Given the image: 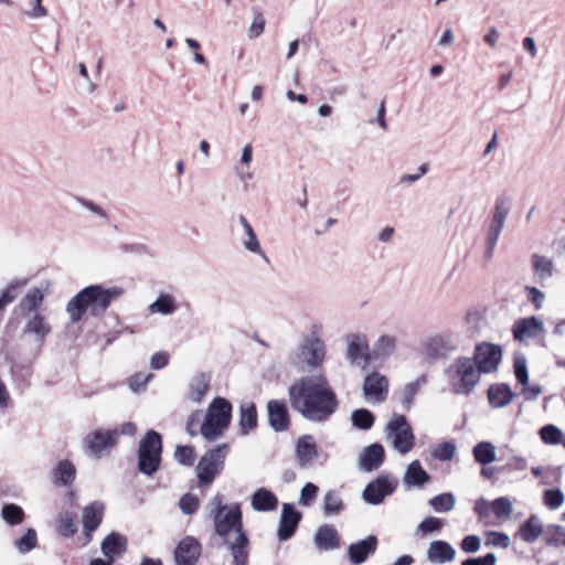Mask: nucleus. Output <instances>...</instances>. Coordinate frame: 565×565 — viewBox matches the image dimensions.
Segmentation results:
<instances>
[{"instance_id": "obj_1", "label": "nucleus", "mask_w": 565, "mask_h": 565, "mask_svg": "<svg viewBox=\"0 0 565 565\" xmlns=\"http://www.w3.org/2000/svg\"><path fill=\"white\" fill-rule=\"evenodd\" d=\"M291 408L311 423H326L339 408V399L324 375H307L288 388Z\"/></svg>"}, {"instance_id": "obj_2", "label": "nucleus", "mask_w": 565, "mask_h": 565, "mask_svg": "<svg viewBox=\"0 0 565 565\" xmlns=\"http://www.w3.org/2000/svg\"><path fill=\"white\" fill-rule=\"evenodd\" d=\"M207 511L214 532L230 550L234 565H246L250 541L244 529L241 504H225L223 494L216 493L209 502Z\"/></svg>"}, {"instance_id": "obj_3", "label": "nucleus", "mask_w": 565, "mask_h": 565, "mask_svg": "<svg viewBox=\"0 0 565 565\" xmlns=\"http://www.w3.org/2000/svg\"><path fill=\"white\" fill-rule=\"evenodd\" d=\"M122 294L124 289L118 286L104 288L102 285H90L79 290L67 302L66 311L73 323L81 321L88 309L93 317H102L111 302Z\"/></svg>"}, {"instance_id": "obj_4", "label": "nucleus", "mask_w": 565, "mask_h": 565, "mask_svg": "<svg viewBox=\"0 0 565 565\" xmlns=\"http://www.w3.org/2000/svg\"><path fill=\"white\" fill-rule=\"evenodd\" d=\"M233 406L225 397H214L207 406L199 433L207 441H215L227 430L232 420Z\"/></svg>"}, {"instance_id": "obj_5", "label": "nucleus", "mask_w": 565, "mask_h": 565, "mask_svg": "<svg viewBox=\"0 0 565 565\" xmlns=\"http://www.w3.org/2000/svg\"><path fill=\"white\" fill-rule=\"evenodd\" d=\"M445 374L456 395H469L479 384L481 373L476 363L468 356L457 358L446 370Z\"/></svg>"}, {"instance_id": "obj_6", "label": "nucleus", "mask_w": 565, "mask_h": 565, "mask_svg": "<svg viewBox=\"0 0 565 565\" xmlns=\"http://www.w3.org/2000/svg\"><path fill=\"white\" fill-rule=\"evenodd\" d=\"M138 470L146 476H153L160 468L162 455V437L150 429L139 441Z\"/></svg>"}, {"instance_id": "obj_7", "label": "nucleus", "mask_w": 565, "mask_h": 565, "mask_svg": "<svg viewBox=\"0 0 565 565\" xmlns=\"http://www.w3.org/2000/svg\"><path fill=\"white\" fill-rule=\"evenodd\" d=\"M326 355V348L322 340L311 335L306 338L302 343L290 353L289 364L298 370H311L319 367Z\"/></svg>"}, {"instance_id": "obj_8", "label": "nucleus", "mask_w": 565, "mask_h": 565, "mask_svg": "<svg viewBox=\"0 0 565 565\" xmlns=\"http://www.w3.org/2000/svg\"><path fill=\"white\" fill-rule=\"evenodd\" d=\"M228 445L221 444L206 451L196 466L198 480L201 486L213 483L216 475L223 469L228 452Z\"/></svg>"}, {"instance_id": "obj_9", "label": "nucleus", "mask_w": 565, "mask_h": 565, "mask_svg": "<svg viewBox=\"0 0 565 565\" xmlns=\"http://www.w3.org/2000/svg\"><path fill=\"white\" fill-rule=\"evenodd\" d=\"M385 431L386 437L392 441V446L399 454L405 455L413 449L415 436L404 415L394 414L387 422Z\"/></svg>"}, {"instance_id": "obj_10", "label": "nucleus", "mask_w": 565, "mask_h": 565, "mask_svg": "<svg viewBox=\"0 0 565 565\" xmlns=\"http://www.w3.org/2000/svg\"><path fill=\"white\" fill-rule=\"evenodd\" d=\"M502 355V348L499 344L481 342L476 345L471 359L481 374H488L498 370Z\"/></svg>"}, {"instance_id": "obj_11", "label": "nucleus", "mask_w": 565, "mask_h": 565, "mask_svg": "<svg viewBox=\"0 0 565 565\" xmlns=\"http://www.w3.org/2000/svg\"><path fill=\"white\" fill-rule=\"evenodd\" d=\"M396 486V480L392 481L388 475L381 473L366 484L362 492V499L369 504L377 505L395 491Z\"/></svg>"}, {"instance_id": "obj_12", "label": "nucleus", "mask_w": 565, "mask_h": 565, "mask_svg": "<svg viewBox=\"0 0 565 565\" xmlns=\"http://www.w3.org/2000/svg\"><path fill=\"white\" fill-rule=\"evenodd\" d=\"M302 514L291 503H284L279 519L277 536L280 542L288 541L296 533Z\"/></svg>"}, {"instance_id": "obj_13", "label": "nucleus", "mask_w": 565, "mask_h": 565, "mask_svg": "<svg viewBox=\"0 0 565 565\" xmlns=\"http://www.w3.org/2000/svg\"><path fill=\"white\" fill-rule=\"evenodd\" d=\"M118 441V430H95L88 434L85 438V446L87 451L97 458H100L102 452L108 448L114 447Z\"/></svg>"}, {"instance_id": "obj_14", "label": "nucleus", "mask_w": 565, "mask_h": 565, "mask_svg": "<svg viewBox=\"0 0 565 565\" xmlns=\"http://www.w3.org/2000/svg\"><path fill=\"white\" fill-rule=\"evenodd\" d=\"M201 544L193 536L182 539L174 548L177 565H195L201 556Z\"/></svg>"}, {"instance_id": "obj_15", "label": "nucleus", "mask_w": 565, "mask_h": 565, "mask_svg": "<svg viewBox=\"0 0 565 565\" xmlns=\"http://www.w3.org/2000/svg\"><path fill=\"white\" fill-rule=\"evenodd\" d=\"M457 349V341L450 335H435L424 343L425 354L434 360L447 358Z\"/></svg>"}, {"instance_id": "obj_16", "label": "nucleus", "mask_w": 565, "mask_h": 565, "mask_svg": "<svg viewBox=\"0 0 565 565\" xmlns=\"http://www.w3.org/2000/svg\"><path fill=\"white\" fill-rule=\"evenodd\" d=\"M295 456L299 468L308 469L313 466L315 460L318 458V447L313 436L303 435L298 438Z\"/></svg>"}, {"instance_id": "obj_17", "label": "nucleus", "mask_w": 565, "mask_h": 565, "mask_svg": "<svg viewBox=\"0 0 565 565\" xmlns=\"http://www.w3.org/2000/svg\"><path fill=\"white\" fill-rule=\"evenodd\" d=\"M269 426L277 433L286 431L290 426V416L286 402L270 399L267 403Z\"/></svg>"}, {"instance_id": "obj_18", "label": "nucleus", "mask_w": 565, "mask_h": 565, "mask_svg": "<svg viewBox=\"0 0 565 565\" xmlns=\"http://www.w3.org/2000/svg\"><path fill=\"white\" fill-rule=\"evenodd\" d=\"M379 540L375 535H369L363 540L351 543L348 546V557L351 564L360 565L364 563L370 555L376 552Z\"/></svg>"}, {"instance_id": "obj_19", "label": "nucleus", "mask_w": 565, "mask_h": 565, "mask_svg": "<svg viewBox=\"0 0 565 565\" xmlns=\"http://www.w3.org/2000/svg\"><path fill=\"white\" fill-rule=\"evenodd\" d=\"M105 505L100 501H94L83 509L82 522L86 543L92 541V534L100 525Z\"/></svg>"}, {"instance_id": "obj_20", "label": "nucleus", "mask_w": 565, "mask_h": 565, "mask_svg": "<svg viewBox=\"0 0 565 565\" xmlns=\"http://www.w3.org/2000/svg\"><path fill=\"white\" fill-rule=\"evenodd\" d=\"M387 387L386 377L374 372L364 379L363 394L367 399H373L375 403H382L386 398Z\"/></svg>"}, {"instance_id": "obj_21", "label": "nucleus", "mask_w": 565, "mask_h": 565, "mask_svg": "<svg viewBox=\"0 0 565 565\" xmlns=\"http://www.w3.org/2000/svg\"><path fill=\"white\" fill-rule=\"evenodd\" d=\"M384 460V447L379 443L371 444L366 446L359 456L360 469L367 472L376 470L383 465Z\"/></svg>"}, {"instance_id": "obj_22", "label": "nucleus", "mask_w": 565, "mask_h": 565, "mask_svg": "<svg viewBox=\"0 0 565 565\" xmlns=\"http://www.w3.org/2000/svg\"><path fill=\"white\" fill-rule=\"evenodd\" d=\"M543 331L544 327L542 321L534 316L519 319L512 327L513 338L520 342L525 338L534 339Z\"/></svg>"}, {"instance_id": "obj_23", "label": "nucleus", "mask_w": 565, "mask_h": 565, "mask_svg": "<svg viewBox=\"0 0 565 565\" xmlns=\"http://www.w3.org/2000/svg\"><path fill=\"white\" fill-rule=\"evenodd\" d=\"M26 318L23 333L32 334L35 341L43 343L46 337L51 333V326L46 318L40 312L24 315Z\"/></svg>"}, {"instance_id": "obj_24", "label": "nucleus", "mask_w": 565, "mask_h": 565, "mask_svg": "<svg viewBox=\"0 0 565 565\" xmlns=\"http://www.w3.org/2000/svg\"><path fill=\"white\" fill-rule=\"evenodd\" d=\"M315 545L320 551H332L340 546V536L337 529L331 524H323L316 531Z\"/></svg>"}, {"instance_id": "obj_25", "label": "nucleus", "mask_w": 565, "mask_h": 565, "mask_svg": "<svg viewBox=\"0 0 565 565\" xmlns=\"http://www.w3.org/2000/svg\"><path fill=\"white\" fill-rule=\"evenodd\" d=\"M430 481L429 473L422 467L419 460L412 461L404 473L403 484L406 490L412 488H423Z\"/></svg>"}, {"instance_id": "obj_26", "label": "nucleus", "mask_w": 565, "mask_h": 565, "mask_svg": "<svg viewBox=\"0 0 565 565\" xmlns=\"http://www.w3.org/2000/svg\"><path fill=\"white\" fill-rule=\"evenodd\" d=\"M456 557V550L446 541L437 540L429 544L427 559L434 564L450 563Z\"/></svg>"}, {"instance_id": "obj_27", "label": "nucleus", "mask_w": 565, "mask_h": 565, "mask_svg": "<svg viewBox=\"0 0 565 565\" xmlns=\"http://www.w3.org/2000/svg\"><path fill=\"white\" fill-rule=\"evenodd\" d=\"M510 210H511L510 198H508V196L497 198V200L494 202L491 224L489 227L490 233L499 234V235L501 234V232L504 227L507 217L510 213Z\"/></svg>"}, {"instance_id": "obj_28", "label": "nucleus", "mask_w": 565, "mask_h": 565, "mask_svg": "<svg viewBox=\"0 0 565 565\" xmlns=\"http://www.w3.org/2000/svg\"><path fill=\"white\" fill-rule=\"evenodd\" d=\"M278 503L277 495L266 488L255 490L250 497V505L257 512L274 511L277 509Z\"/></svg>"}, {"instance_id": "obj_29", "label": "nucleus", "mask_w": 565, "mask_h": 565, "mask_svg": "<svg viewBox=\"0 0 565 565\" xmlns=\"http://www.w3.org/2000/svg\"><path fill=\"white\" fill-rule=\"evenodd\" d=\"M100 548L106 558L114 561L126 552L127 539L118 532H111L103 540Z\"/></svg>"}, {"instance_id": "obj_30", "label": "nucleus", "mask_w": 565, "mask_h": 565, "mask_svg": "<svg viewBox=\"0 0 565 565\" xmlns=\"http://www.w3.org/2000/svg\"><path fill=\"white\" fill-rule=\"evenodd\" d=\"M514 397L511 387L505 383H497L488 390V401L492 408L508 406Z\"/></svg>"}, {"instance_id": "obj_31", "label": "nucleus", "mask_w": 565, "mask_h": 565, "mask_svg": "<svg viewBox=\"0 0 565 565\" xmlns=\"http://www.w3.org/2000/svg\"><path fill=\"white\" fill-rule=\"evenodd\" d=\"M544 533L543 524L540 518L531 514L519 527L518 535L525 543H534Z\"/></svg>"}, {"instance_id": "obj_32", "label": "nucleus", "mask_w": 565, "mask_h": 565, "mask_svg": "<svg viewBox=\"0 0 565 565\" xmlns=\"http://www.w3.org/2000/svg\"><path fill=\"white\" fill-rule=\"evenodd\" d=\"M348 351L347 358L351 363L356 362L361 358H365V360L370 359V355L366 354L369 350L367 340L364 335L360 334H349L348 335Z\"/></svg>"}, {"instance_id": "obj_33", "label": "nucleus", "mask_w": 565, "mask_h": 565, "mask_svg": "<svg viewBox=\"0 0 565 565\" xmlns=\"http://www.w3.org/2000/svg\"><path fill=\"white\" fill-rule=\"evenodd\" d=\"M239 434L248 435L257 427V411L254 403L242 404L239 408Z\"/></svg>"}, {"instance_id": "obj_34", "label": "nucleus", "mask_w": 565, "mask_h": 565, "mask_svg": "<svg viewBox=\"0 0 565 565\" xmlns=\"http://www.w3.org/2000/svg\"><path fill=\"white\" fill-rule=\"evenodd\" d=\"M238 222L243 226L244 232L246 234V239H244L242 242L244 248L250 253L260 255L264 259L268 260L266 254L264 253V250L259 244V241L255 234V231L252 227V225L249 224V222L247 221V218L244 215H239Z\"/></svg>"}, {"instance_id": "obj_35", "label": "nucleus", "mask_w": 565, "mask_h": 565, "mask_svg": "<svg viewBox=\"0 0 565 565\" xmlns=\"http://www.w3.org/2000/svg\"><path fill=\"white\" fill-rule=\"evenodd\" d=\"M75 466L68 460H61L53 470L52 480L56 484L70 486L75 480Z\"/></svg>"}, {"instance_id": "obj_36", "label": "nucleus", "mask_w": 565, "mask_h": 565, "mask_svg": "<svg viewBox=\"0 0 565 565\" xmlns=\"http://www.w3.org/2000/svg\"><path fill=\"white\" fill-rule=\"evenodd\" d=\"M210 386V376L205 373L194 375L189 384L188 398L192 402L200 403L206 394Z\"/></svg>"}, {"instance_id": "obj_37", "label": "nucleus", "mask_w": 565, "mask_h": 565, "mask_svg": "<svg viewBox=\"0 0 565 565\" xmlns=\"http://www.w3.org/2000/svg\"><path fill=\"white\" fill-rule=\"evenodd\" d=\"M345 508V503L338 491L329 490L324 493L322 510L326 516L339 515Z\"/></svg>"}, {"instance_id": "obj_38", "label": "nucleus", "mask_w": 565, "mask_h": 565, "mask_svg": "<svg viewBox=\"0 0 565 565\" xmlns=\"http://www.w3.org/2000/svg\"><path fill=\"white\" fill-rule=\"evenodd\" d=\"M44 300V294L40 288L30 289L19 303V309L23 315L39 312L38 309Z\"/></svg>"}, {"instance_id": "obj_39", "label": "nucleus", "mask_w": 565, "mask_h": 565, "mask_svg": "<svg viewBox=\"0 0 565 565\" xmlns=\"http://www.w3.org/2000/svg\"><path fill=\"white\" fill-rule=\"evenodd\" d=\"M531 263L534 274L537 276L540 282H543L553 276L554 264L548 257L534 254L531 257Z\"/></svg>"}, {"instance_id": "obj_40", "label": "nucleus", "mask_w": 565, "mask_h": 565, "mask_svg": "<svg viewBox=\"0 0 565 565\" xmlns=\"http://www.w3.org/2000/svg\"><path fill=\"white\" fill-rule=\"evenodd\" d=\"M475 460L487 466L497 459V449L491 441H480L472 449Z\"/></svg>"}, {"instance_id": "obj_41", "label": "nucleus", "mask_w": 565, "mask_h": 565, "mask_svg": "<svg viewBox=\"0 0 565 565\" xmlns=\"http://www.w3.org/2000/svg\"><path fill=\"white\" fill-rule=\"evenodd\" d=\"M178 306L173 296L161 292L158 298L150 303L149 311L151 313H160L163 316L172 315Z\"/></svg>"}, {"instance_id": "obj_42", "label": "nucleus", "mask_w": 565, "mask_h": 565, "mask_svg": "<svg viewBox=\"0 0 565 565\" xmlns=\"http://www.w3.org/2000/svg\"><path fill=\"white\" fill-rule=\"evenodd\" d=\"M396 348V338L387 334L381 335L374 343L372 358L384 359L390 356Z\"/></svg>"}, {"instance_id": "obj_43", "label": "nucleus", "mask_w": 565, "mask_h": 565, "mask_svg": "<svg viewBox=\"0 0 565 565\" xmlns=\"http://www.w3.org/2000/svg\"><path fill=\"white\" fill-rule=\"evenodd\" d=\"M543 540L547 546L565 547V527L557 524L547 525Z\"/></svg>"}, {"instance_id": "obj_44", "label": "nucleus", "mask_w": 565, "mask_h": 565, "mask_svg": "<svg viewBox=\"0 0 565 565\" xmlns=\"http://www.w3.org/2000/svg\"><path fill=\"white\" fill-rule=\"evenodd\" d=\"M26 282V279H13L8 284L6 289L0 294V311L4 310L8 305L15 300L18 297V289L25 286Z\"/></svg>"}, {"instance_id": "obj_45", "label": "nucleus", "mask_w": 565, "mask_h": 565, "mask_svg": "<svg viewBox=\"0 0 565 565\" xmlns=\"http://www.w3.org/2000/svg\"><path fill=\"white\" fill-rule=\"evenodd\" d=\"M374 422L373 413L366 408H358L351 413V423L358 429L369 430Z\"/></svg>"}, {"instance_id": "obj_46", "label": "nucleus", "mask_w": 565, "mask_h": 565, "mask_svg": "<svg viewBox=\"0 0 565 565\" xmlns=\"http://www.w3.org/2000/svg\"><path fill=\"white\" fill-rule=\"evenodd\" d=\"M456 499L451 492L441 493L429 500V505L435 512H449L455 508Z\"/></svg>"}, {"instance_id": "obj_47", "label": "nucleus", "mask_w": 565, "mask_h": 565, "mask_svg": "<svg viewBox=\"0 0 565 565\" xmlns=\"http://www.w3.org/2000/svg\"><path fill=\"white\" fill-rule=\"evenodd\" d=\"M426 383V376L422 375L417 377L414 382H411L405 385L402 398L403 407L408 411L414 401V396L417 394L419 387Z\"/></svg>"}, {"instance_id": "obj_48", "label": "nucleus", "mask_w": 565, "mask_h": 565, "mask_svg": "<svg viewBox=\"0 0 565 565\" xmlns=\"http://www.w3.org/2000/svg\"><path fill=\"white\" fill-rule=\"evenodd\" d=\"M1 515L7 523L15 525L23 521L24 512L19 505L9 503L3 505Z\"/></svg>"}, {"instance_id": "obj_49", "label": "nucleus", "mask_w": 565, "mask_h": 565, "mask_svg": "<svg viewBox=\"0 0 565 565\" xmlns=\"http://www.w3.org/2000/svg\"><path fill=\"white\" fill-rule=\"evenodd\" d=\"M38 544V535L34 529H28L24 535L14 542L15 547L22 554L29 553Z\"/></svg>"}, {"instance_id": "obj_50", "label": "nucleus", "mask_w": 565, "mask_h": 565, "mask_svg": "<svg viewBox=\"0 0 565 565\" xmlns=\"http://www.w3.org/2000/svg\"><path fill=\"white\" fill-rule=\"evenodd\" d=\"M541 439L547 445H557L562 441L563 431L553 424H547L540 429Z\"/></svg>"}, {"instance_id": "obj_51", "label": "nucleus", "mask_w": 565, "mask_h": 565, "mask_svg": "<svg viewBox=\"0 0 565 565\" xmlns=\"http://www.w3.org/2000/svg\"><path fill=\"white\" fill-rule=\"evenodd\" d=\"M456 454V446L454 443L450 441H443L438 444L431 455L435 459H438L440 461H448L454 458Z\"/></svg>"}, {"instance_id": "obj_52", "label": "nucleus", "mask_w": 565, "mask_h": 565, "mask_svg": "<svg viewBox=\"0 0 565 565\" xmlns=\"http://www.w3.org/2000/svg\"><path fill=\"white\" fill-rule=\"evenodd\" d=\"M57 531L64 537H71L76 533L74 515L72 513L60 515Z\"/></svg>"}, {"instance_id": "obj_53", "label": "nucleus", "mask_w": 565, "mask_h": 565, "mask_svg": "<svg viewBox=\"0 0 565 565\" xmlns=\"http://www.w3.org/2000/svg\"><path fill=\"white\" fill-rule=\"evenodd\" d=\"M491 509L497 518H508L512 513V503L509 498L500 497L492 501Z\"/></svg>"}, {"instance_id": "obj_54", "label": "nucleus", "mask_w": 565, "mask_h": 565, "mask_svg": "<svg viewBox=\"0 0 565 565\" xmlns=\"http://www.w3.org/2000/svg\"><path fill=\"white\" fill-rule=\"evenodd\" d=\"M565 500V495L561 489H547L544 491L543 501L550 509H558Z\"/></svg>"}, {"instance_id": "obj_55", "label": "nucleus", "mask_w": 565, "mask_h": 565, "mask_svg": "<svg viewBox=\"0 0 565 565\" xmlns=\"http://www.w3.org/2000/svg\"><path fill=\"white\" fill-rule=\"evenodd\" d=\"M513 367L516 381L521 385H526L529 382V371L525 356H515Z\"/></svg>"}, {"instance_id": "obj_56", "label": "nucleus", "mask_w": 565, "mask_h": 565, "mask_svg": "<svg viewBox=\"0 0 565 565\" xmlns=\"http://www.w3.org/2000/svg\"><path fill=\"white\" fill-rule=\"evenodd\" d=\"M174 458L183 466H192L194 463V448L192 446H177Z\"/></svg>"}, {"instance_id": "obj_57", "label": "nucleus", "mask_w": 565, "mask_h": 565, "mask_svg": "<svg viewBox=\"0 0 565 565\" xmlns=\"http://www.w3.org/2000/svg\"><path fill=\"white\" fill-rule=\"evenodd\" d=\"M318 492V486H316L312 482H307L300 491L299 504L303 507H310L313 500L316 499Z\"/></svg>"}, {"instance_id": "obj_58", "label": "nucleus", "mask_w": 565, "mask_h": 565, "mask_svg": "<svg viewBox=\"0 0 565 565\" xmlns=\"http://www.w3.org/2000/svg\"><path fill=\"white\" fill-rule=\"evenodd\" d=\"M200 501L195 494L185 493L180 498L179 507L184 514L191 515L199 508Z\"/></svg>"}, {"instance_id": "obj_59", "label": "nucleus", "mask_w": 565, "mask_h": 565, "mask_svg": "<svg viewBox=\"0 0 565 565\" xmlns=\"http://www.w3.org/2000/svg\"><path fill=\"white\" fill-rule=\"evenodd\" d=\"M443 527V522L440 519L435 516H427L418 524V532L423 534H428L433 532H438Z\"/></svg>"}, {"instance_id": "obj_60", "label": "nucleus", "mask_w": 565, "mask_h": 565, "mask_svg": "<svg viewBox=\"0 0 565 565\" xmlns=\"http://www.w3.org/2000/svg\"><path fill=\"white\" fill-rule=\"evenodd\" d=\"M480 546L481 540L475 534L465 536L460 543V548L466 553H477Z\"/></svg>"}, {"instance_id": "obj_61", "label": "nucleus", "mask_w": 565, "mask_h": 565, "mask_svg": "<svg viewBox=\"0 0 565 565\" xmlns=\"http://www.w3.org/2000/svg\"><path fill=\"white\" fill-rule=\"evenodd\" d=\"M486 544L508 548L510 545V537L505 533L493 531L489 533V539Z\"/></svg>"}, {"instance_id": "obj_62", "label": "nucleus", "mask_w": 565, "mask_h": 565, "mask_svg": "<svg viewBox=\"0 0 565 565\" xmlns=\"http://www.w3.org/2000/svg\"><path fill=\"white\" fill-rule=\"evenodd\" d=\"M152 374H142V373H136L129 379V387L134 392H138L141 388H143L148 381L151 379Z\"/></svg>"}, {"instance_id": "obj_63", "label": "nucleus", "mask_w": 565, "mask_h": 565, "mask_svg": "<svg viewBox=\"0 0 565 565\" xmlns=\"http://www.w3.org/2000/svg\"><path fill=\"white\" fill-rule=\"evenodd\" d=\"M525 291L527 294V299L535 306V308H542L545 295L539 288L531 286H526Z\"/></svg>"}, {"instance_id": "obj_64", "label": "nucleus", "mask_w": 565, "mask_h": 565, "mask_svg": "<svg viewBox=\"0 0 565 565\" xmlns=\"http://www.w3.org/2000/svg\"><path fill=\"white\" fill-rule=\"evenodd\" d=\"M168 362L169 354L163 351H160L151 356L150 365L153 370H161L168 364Z\"/></svg>"}]
</instances>
